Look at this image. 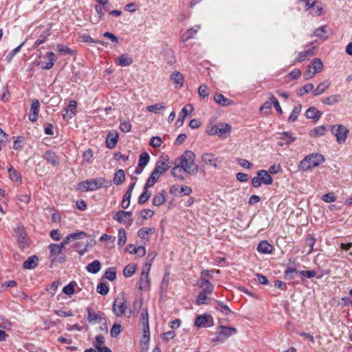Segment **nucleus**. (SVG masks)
<instances>
[{
    "label": "nucleus",
    "instance_id": "f257e3e1",
    "mask_svg": "<svg viewBox=\"0 0 352 352\" xmlns=\"http://www.w3.org/2000/svg\"><path fill=\"white\" fill-rule=\"evenodd\" d=\"M195 155L191 151H186L180 157L179 165L188 175H195L197 166L195 164Z\"/></svg>",
    "mask_w": 352,
    "mask_h": 352
},
{
    "label": "nucleus",
    "instance_id": "f03ea898",
    "mask_svg": "<svg viewBox=\"0 0 352 352\" xmlns=\"http://www.w3.org/2000/svg\"><path fill=\"white\" fill-rule=\"evenodd\" d=\"M111 185V181L106 180L103 177H98L93 179H87L78 184V188L83 191H94L102 187Z\"/></svg>",
    "mask_w": 352,
    "mask_h": 352
},
{
    "label": "nucleus",
    "instance_id": "7ed1b4c3",
    "mask_svg": "<svg viewBox=\"0 0 352 352\" xmlns=\"http://www.w3.org/2000/svg\"><path fill=\"white\" fill-rule=\"evenodd\" d=\"M170 166L164 161H157L150 177L146 182V187H152L157 182L160 177L166 173Z\"/></svg>",
    "mask_w": 352,
    "mask_h": 352
},
{
    "label": "nucleus",
    "instance_id": "20e7f679",
    "mask_svg": "<svg viewBox=\"0 0 352 352\" xmlns=\"http://www.w3.org/2000/svg\"><path fill=\"white\" fill-rule=\"evenodd\" d=\"M232 126L224 122H219L212 126L208 131V134L210 135H217L221 138H227L231 133Z\"/></svg>",
    "mask_w": 352,
    "mask_h": 352
},
{
    "label": "nucleus",
    "instance_id": "39448f33",
    "mask_svg": "<svg viewBox=\"0 0 352 352\" xmlns=\"http://www.w3.org/2000/svg\"><path fill=\"white\" fill-rule=\"evenodd\" d=\"M324 162L322 155L312 154L306 157L300 164V168L302 170L311 169L313 167L319 166Z\"/></svg>",
    "mask_w": 352,
    "mask_h": 352
},
{
    "label": "nucleus",
    "instance_id": "423d86ee",
    "mask_svg": "<svg viewBox=\"0 0 352 352\" xmlns=\"http://www.w3.org/2000/svg\"><path fill=\"white\" fill-rule=\"evenodd\" d=\"M87 314V320L89 322L92 324L102 323L104 325V327H101V329L107 332L108 328L107 325V319L104 317L103 313H96L91 308L88 307Z\"/></svg>",
    "mask_w": 352,
    "mask_h": 352
},
{
    "label": "nucleus",
    "instance_id": "0eeeda50",
    "mask_svg": "<svg viewBox=\"0 0 352 352\" xmlns=\"http://www.w3.org/2000/svg\"><path fill=\"white\" fill-rule=\"evenodd\" d=\"M236 333V329L231 327L220 326L217 331V336L212 340L214 343L223 342L231 336Z\"/></svg>",
    "mask_w": 352,
    "mask_h": 352
},
{
    "label": "nucleus",
    "instance_id": "6e6552de",
    "mask_svg": "<svg viewBox=\"0 0 352 352\" xmlns=\"http://www.w3.org/2000/svg\"><path fill=\"white\" fill-rule=\"evenodd\" d=\"M331 133L336 137L339 144H344L347 138L349 130L342 124H336L331 127Z\"/></svg>",
    "mask_w": 352,
    "mask_h": 352
},
{
    "label": "nucleus",
    "instance_id": "1a4fd4ad",
    "mask_svg": "<svg viewBox=\"0 0 352 352\" xmlns=\"http://www.w3.org/2000/svg\"><path fill=\"white\" fill-rule=\"evenodd\" d=\"M126 308L127 303L124 296L122 294L118 295L113 304V312L116 316H120L125 312Z\"/></svg>",
    "mask_w": 352,
    "mask_h": 352
},
{
    "label": "nucleus",
    "instance_id": "9d476101",
    "mask_svg": "<svg viewBox=\"0 0 352 352\" xmlns=\"http://www.w3.org/2000/svg\"><path fill=\"white\" fill-rule=\"evenodd\" d=\"M14 232L19 248L24 249L28 245V241L26 238V232L24 226L21 223H18L14 228Z\"/></svg>",
    "mask_w": 352,
    "mask_h": 352
},
{
    "label": "nucleus",
    "instance_id": "9b49d317",
    "mask_svg": "<svg viewBox=\"0 0 352 352\" xmlns=\"http://www.w3.org/2000/svg\"><path fill=\"white\" fill-rule=\"evenodd\" d=\"M113 218L126 226H130L133 222L132 212L129 211L119 210L113 214Z\"/></svg>",
    "mask_w": 352,
    "mask_h": 352
},
{
    "label": "nucleus",
    "instance_id": "f8f14e48",
    "mask_svg": "<svg viewBox=\"0 0 352 352\" xmlns=\"http://www.w3.org/2000/svg\"><path fill=\"white\" fill-rule=\"evenodd\" d=\"M151 268V263H146L143 267L142 274L140 279V289H146L150 286L149 272Z\"/></svg>",
    "mask_w": 352,
    "mask_h": 352
},
{
    "label": "nucleus",
    "instance_id": "ddd939ff",
    "mask_svg": "<svg viewBox=\"0 0 352 352\" xmlns=\"http://www.w3.org/2000/svg\"><path fill=\"white\" fill-rule=\"evenodd\" d=\"M195 325L198 327H206L213 325V320L210 315L198 316L195 320Z\"/></svg>",
    "mask_w": 352,
    "mask_h": 352
},
{
    "label": "nucleus",
    "instance_id": "4468645a",
    "mask_svg": "<svg viewBox=\"0 0 352 352\" xmlns=\"http://www.w3.org/2000/svg\"><path fill=\"white\" fill-rule=\"evenodd\" d=\"M77 104L74 100H71L67 109L63 111V117L65 120L71 119L75 115Z\"/></svg>",
    "mask_w": 352,
    "mask_h": 352
},
{
    "label": "nucleus",
    "instance_id": "2eb2a0df",
    "mask_svg": "<svg viewBox=\"0 0 352 352\" xmlns=\"http://www.w3.org/2000/svg\"><path fill=\"white\" fill-rule=\"evenodd\" d=\"M39 107V101L37 99L32 100L30 108V113L29 114V119L30 121L35 122L37 120Z\"/></svg>",
    "mask_w": 352,
    "mask_h": 352
},
{
    "label": "nucleus",
    "instance_id": "dca6fc26",
    "mask_svg": "<svg viewBox=\"0 0 352 352\" xmlns=\"http://www.w3.org/2000/svg\"><path fill=\"white\" fill-rule=\"evenodd\" d=\"M194 111V107L191 104H187L181 111L177 123L182 125L186 117Z\"/></svg>",
    "mask_w": 352,
    "mask_h": 352
},
{
    "label": "nucleus",
    "instance_id": "f3484780",
    "mask_svg": "<svg viewBox=\"0 0 352 352\" xmlns=\"http://www.w3.org/2000/svg\"><path fill=\"white\" fill-rule=\"evenodd\" d=\"M87 236V233L82 231L71 233L65 238V243H70L72 241L83 239Z\"/></svg>",
    "mask_w": 352,
    "mask_h": 352
},
{
    "label": "nucleus",
    "instance_id": "a211bd4d",
    "mask_svg": "<svg viewBox=\"0 0 352 352\" xmlns=\"http://www.w3.org/2000/svg\"><path fill=\"white\" fill-rule=\"evenodd\" d=\"M203 162L206 164L212 166L214 168H217L218 159L214 157V155L212 153H204L201 156Z\"/></svg>",
    "mask_w": 352,
    "mask_h": 352
},
{
    "label": "nucleus",
    "instance_id": "6ab92c4d",
    "mask_svg": "<svg viewBox=\"0 0 352 352\" xmlns=\"http://www.w3.org/2000/svg\"><path fill=\"white\" fill-rule=\"evenodd\" d=\"M44 158L50 163L51 165L56 166L59 164V160L54 151L51 150L47 151L44 154Z\"/></svg>",
    "mask_w": 352,
    "mask_h": 352
},
{
    "label": "nucleus",
    "instance_id": "aec40b11",
    "mask_svg": "<svg viewBox=\"0 0 352 352\" xmlns=\"http://www.w3.org/2000/svg\"><path fill=\"white\" fill-rule=\"evenodd\" d=\"M8 172L9 174L10 179L20 185L22 184V178L21 174L17 172L12 166L8 167Z\"/></svg>",
    "mask_w": 352,
    "mask_h": 352
},
{
    "label": "nucleus",
    "instance_id": "412c9836",
    "mask_svg": "<svg viewBox=\"0 0 352 352\" xmlns=\"http://www.w3.org/2000/svg\"><path fill=\"white\" fill-rule=\"evenodd\" d=\"M116 63L122 67H127L133 63V59L127 54H124L116 59Z\"/></svg>",
    "mask_w": 352,
    "mask_h": 352
},
{
    "label": "nucleus",
    "instance_id": "4be33fe9",
    "mask_svg": "<svg viewBox=\"0 0 352 352\" xmlns=\"http://www.w3.org/2000/svg\"><path fill=\"white\" fill-rule=\"evenodd\" d=\"M311 5L309 13L313 16H319L322 13V6L320 1H311Z\"/></svg>",
    "mask_w": 352,
    "mask_h": 352
},
{
    "label": "nucleus",
    "instance_id": "5701e85b",
    "mask_svg": "<svg viewBox=\"0 0 352 352\" xmlns=\"http://www.w3.org/2000/svg\"><path fill=\"white\" fill-rule=\"evenodd\" d=\"M199 29V25H195V27L188 30L182 36V41L183 42H186L188 40L194 38L195 35L197 33Z\"/></svg>",
    "mask_w": 352,
    "mask_h": 352
},
{
    "label": "nucleus",
    "instance_id": "b1692460",
    "mask_svg": "<svg viewBox=\"0 0 352 352\" xmlns=\"http://www.w3.org/2000/svg\"><path fill=\"white\" fill-rule=\"evenodd\" d=\"M257 175L260 177L261 182L266 184L270 185L273 182V179L269 173L265 170H261L257 172Z\"/></svg>",
    "mask_w": 352,
    "mask_h": 352
},
{
    "label": "nucleus",
    "instance_id": "393cba45",
    "mask_svg": "<svg viewBox=\"0 0 352 352\" xmlns=\"http://www.w3.org/2000/svg\"><path fill=\"white\" fill-rule=\"evenodd\" d=\"M54 56H55V55H54V52H50L46 53L45 57H46L48 59V62H47L46 63H43L41 65V67L44 69H51L54 65V62H55Z\"/></svg>",
    "mask_w": 352,
    "mask_h": 352
},
{
    "label": "nucleus",
    "instance_id": "a878e982",
    "mask_svg": "<svg viewBox=\"0 0 352 352\" xmlns=\"http://www.w3.org/2000/svg\"><path fill=\"white\" fill-rule=\"evenodd\" d=\"M257 250L261 253L268 254L272 252V246L267 241H263L258 245Z\"/></svg>",
    "mask_w": 352,
    "mask_h": 352
},
{
    "label": "nucleus",
    "instance_id": "bb28decb",
    "mask_svg": "<svg viewBox=\"0 0 352 352\" xmlns=\"http://www.w3.org/2000/svg\"><path fill=\"white\" fill-rule=\"evenodd\" d=\"M87 270L91 274L98 273L101 269V263L99 261L95 260L88 264L86 267Z\"/></svg>",
    "mask_w": 352,
    "mask_h": 352
},
{
    "label": "nucleus",
    "instance_id": "cd10ccee",
    "mask_svg": "<svg viewBox=\"0 0 352 352\" xmlns=\"http://www.w3.org/2000/svg\"><path fill=\"white\" fill-rule=\"evenodd\" d=\"M166 201L165 191L162 190L161 192L156 194L153 199V205L155 206H160L162 205Z\"/></svg>",
    "mask_w": 352,
    "mask_h": 352
},
{
    "label": "nucleus",
    "instance_id": "c85d7f7f",
    "mask_svg": "<svg viewBox=\"0 0 352 352\" xmlns=\"http://www.w3.org/2000/svg\"><path fill=\"white\" fill-rule=\"evenodd\" d=\"M315 47H314L312 49L306 50L305 51L300 52L298 54V57L295 60V63L302 62L305 60L308 56L314 55V50Z\"/></svg>",
    "mask_w": 352,
    "mask_h": 352
},
{
    "label": "nucleus",
    "instance_id": "c756f323",
    "mask_svg": "<svg viewBox=\"0 0 352 352\" xmlns=\"http://www.w3.org/2000/svg\"><path fill=\"white\" fill-rule=\"evenodd\" d=\"M330 86L329 81H323L320 82L317 88L314 90L313 94L314 96H318L324 93Z\"/></svg>",
    "mask_w": 352,
    "mask_h": 352
},
{
    "label": "nucleus",
    "instance_id": "7c9ffc66",
    "mask_svg": "<svg viewBox=\"0 0 352 352\" xmlns=\"http://www.w3.org/2000/svg\"><path fill=\"white\" fill-rule=\"evenodd\" d=\"M125 179V173L122 169L117 170L114 175L113 183L116 185L121 184Z\"/></svg>",
    "mask_w": 352,
    "mask_h": 352
},
{
    "label": "nucleus",
    "instance_id": "2f4dec72",
    "mask_svg": "<svg viewBox=\"0 0 352 352\" xmlns=\"http://www.w3.org/2000/svg\"><path fill=\"white\" fill-rule=\"evenodd\" d=\"M38 258L36 256H30L24 263L23 267L25 269H33L37 265Z\"/></svg>",
    "mask_w": 352,
    "mask_h": 352
},
{
    "label": "nucleus",
    "instance_id": "473e14b6",
    "mask_svg": "<svg viewBox=\"0 0 352 352\" xmlns=\"http://www.w3.org/2000/svg\"><path fill=\"white\" fill-rule=\"evenodd\" d=\"M214 101L218 103L219 104H221L222 106H229L231 104V101L225 98L222 94H216L214 96Z\"/></svg>",
    "mask_w": 352,
    "mask_h": 352
},
{
    "label": "nucleus",
    "instance_id": "72a5a7b5",
    "mask_svg": "<svg viewBox=\"0 0 352 352\" xmlns=\"http://www.w3.org/2000/svg\"><path fill=\"white\" fill-rule=\"evenodd\" d=\"M183 173H185V171L179 164L175 166L171 170L172 175L181 180L184 179Z\"/></svg>",
    "mask_w": 352,
    "mask_h": 352
},
{
    "label": "nucleus",
    "instance_id": "f704fd0d",
    "mask_svg": "<svg viewBox=\"0 0 352 352\" xmlns=\"http://www.w3.org/2000/svg\"><path fill=\"white\" fill-rule=\"evenodd\" d=\"M118 135L117 133L114 135L112 134H109L106 140L107 146L109 148H113L118 142Z\"/></svg>",
    "mask_w": 352,
    "mask_h": 352
},
{
    "label": "nucleus",
    "instance_id": "c9c22d12",
    "mask_svg": "<svg viewBox=\"0 0 352 352\" xmlns=\"http://www.w3.org/2000/svg\"><path fill=\"white\" fill-rule=\"evenodd\" d=\"M171 80L178 85L179 87H182L183 85V75L179 72H174L170 76Z\"/></svg>",
    "mask_w": 352,
    "mask_h": 352
},
{
    "label": "nucleus",
    "instance_id": "e433bc0d",
    "mask_svg": "<svg viewBox=\"0 0 352 352\" xmlns=\"http://www.w3.org/2000/svg\"><path fill=\"white\" fill-rule=\"evenodd\" d=\"M280 140H282L283 142H280L279 145L283 146V144H289L295 140V138L292 135L291 133L284 132L281 134Z\"/></svg>",
    "mask_w": 352,
    "mask_h": 352
},
{
    "label": "nucleus",
    "instance_id": "4c0bfd02",
    "mask_svg": "<svg viewBox=\"0 0 352 352\" xmlns=\"http://www.w3.org/2000/svg\"><path fill=\"white\" fill-rule=\"evenodd\" d=\"M150 187H146V184L144 186V192L140 195V196L138 197V203L140 204H143L145 202H146L148 199L150 198L151 193L148 190V189Z\"/></svg>",
    "mask_w": 352,
    "mask_h": 352
},
{
    "label": "nucleus",
    "instance_id": "58836bf2",
    "mask_svg": "<svg viewBox=\"0 0 352 352\" xmlns=\"http://www.w3.org/2000/svg\"><path fill=\"white\" fill-rule=\"evenodd\" d=\"M302 109L301 104H298L296 106L294 109L292 110L290 116L288 118V121L289 122H294L297 118L298 117L299 114L300 113Z\"/></svg>",
    "mask_w": 352,
    "mask_h": 352
},
{
    "label": "nucleus",
    "instance_id": "ea45409f",
    "mask_svg": "<svg viewBox=\"0 0 352 352\" xmlns=\"http://www.w3.org/2000/svg\"><path fill=\"white\" fill-rule=\"evenodd\" d=\"M201 287L203 288L202 292L206 294H211L214 289V286L206 278H204V281L201 283Z\"/></svg>",
    "mask_w": 352,
    "mask_h": 352
},
{
    "label": "nucleus",
    "instance_id": "a19ab883",
    "mask_svg": "<svg viewBox=\"0 0 352 352\" xmlns=\"http://www.w3.org/2000/svg\"><path fill=\"white\" fill-rule=\"evenodd\" d=\"M166 107L161 103L155 104L153 105L147 106L146 109L148 112L159 113L160 111L164 110Z\"/></svg>",
    "mask_w": 352,
    "mask_h": 352
},
{
    "label": "nucleus",
    "instance_id": "79ce46f5",
    "mask_svg": "<svg viewBox=\"0 0 352 352\" xmlns=\"http://www.w3.org/2000/svg\"><path fill=\"white\" fill-rule=\"evenodd\" d=\"M149 160V155L146 152L142 153L139 157L138 166L144 168L148 163Z\"/></svg>",
    "mask_w": 352,
    "mask_h": 352
},
{
    "label": "nucleus",
    "instance_id": "37998d69",
    "mask_svg": "<svg viewBox=\"0 0 352 352\" xmlns=\"http://www.w3.org/2000/svg\"><path fill=\"white\" fill-rule=\"evenodd\" d=\"M136 271V265L135 264H129L127 265L124 270L123 274L125 277L129 278L131 277Z\"/></svg>",
    "mask_w": 352,
    "mask_h": 352
},
{
    "label": "nucleus",
    "instance_id": "c03bdc74",
    "mask_svg": "<svg viewBox=\"0 0 352 352\" xmlns=\"http://www.w3.org/2000/svg\"><path fill=\"white\" fill-rule=\"evenodd\" d=\"M341 100V96L338 94L330 96L324 99V103L329 105H332L339 102Z\"/></svg>",
    "mask_w": 352,
    "mask_h": 352
},
{
    "label": "nucleus",
    "instance_id": "a18cd8bd",
    "mask_svg": "<svg viewBox=\"0 0 352 352\" xmlns=\"http://www.w3.org/2000/svg\"><path fill=\"white\" fill-rule=\"evenodd\" d=\"M311 67L316 74L320 73L323 69V63L320 58H316L312 61Z\"/></svg>",
    "mask_w": 352,
    "mask_h": 352
},
{
    "label": "nucleus",
    "instance_id": "49530a36",
    "mask_svg": "<svg viewBox=\"0 0 352 352\" xmlns=\"http://www.w3.org/2000/svg\"><path fill=\"white\" fill-rule=\"evenodd\" d=\"M155 232V229L153 228H143L138 230V235L142 239H146V236L149 234H152Z\"/></svg>",
    "mask_w": 352,
    "mask_h": 352
},
{
    "label": "nucleus",
    "instance_id": "de8ad7c7",
    "mask_svg": "<svg viewBox=\"0 0 352 352\" xmlns=\"http://www.w3.org/2000/svg\"><path fill=\"white\" fill-rule=\"evenodd\" d=\"M306 116L307 118L319 119V111L315 107H310L306 111Z\"/></svg>",
    "mask_w": 352,
    "mask_h": 352
},
{
    "label": "nucleus",
    "instance_id": "09e8293b",
    "mask_svg": "<svg viewBox=\"0 0 352 352\" xmlns=\"http://www.w3.org/2000/svg\"><path fill=\"white\" fill-rule=\"evenodd\" d=\"M118 236V245L119 246H122L126 241V235L124 229L120 228L119 230Z\"/></svg>",
    "mask_w": 352,
    "mask_h": 352
},
{
    "label": "nucleus",
    "instance_id": "8fccbe9b",
    "mask_svg": "<svg viewBox=\"0 0 352 352\" xmlns=\"http://www.w3.org/2000/svg\"><path fill=\"white\" fill-rule=\"evenodd\" d=\"M326 34V26H322L317 28L314 32V36L322 38L323 39H327L328 36L325 35Z\"/></svg>",
    "mask_w": 352,
    "mask_h": 352
},
{
    "label": "nucleus",
    "instance_id": "3c124183",
    "mask_svg": "<svg viewBox=\"0 0 352 352\" xmlns=\"http://www.w3.org/2000/svg\"><path fill=\"white\" fill-rule=\"evenodd\" d=\"M141 323L143 326V327H145L147 329V330L149 329L148 327V314L146 309L144 310L142 313L141 314V318H140Z\"/></svg>",
    "mask_w": 352,
    "mask_h": 352
},
{
    "label": "nucleus",
    "instance_id": "603ef678",
    "mask_svg": "<svg viewBox=\"0 0 352 352\" xmlns=\"http://www.w3.org/2000/svg\"><path fill=\"white\" fill-rule=\"evenodd\" d=\"M314 86L312 83H309L299 89L298 91V94L300 96H302L305 94H307L311 91L314 90Z\"/></svg>",
    "mask_w": 352,
    "mask_h": 352
},
{
    "label": "nucleus",
    "instance_id": "864d4df0",
    "mask_svg": "<svg viewBox=\"0 0 352 352\" xmlns=\"http://www.w3.org/2000/svg\"><path fill=\"white\" fill-rule=\"evenodd\" d=\"M120 129L123 133H128L131 129V124L129 121L120 120Z\"/></svg>",
    "mask_w": 352,
    "mask_h": 352
},
{
    "label": "nucleus",
    "instance_id": "5fc2aeb1",
    "mask_svg": "<svg viewBox=\"0 0 352 352\" xmlns=\"http://www.w3.org/2000/svg\"><path fill=\"white\" fill-rule=\"evenodd\" d=\"M104 277L109 280H114L116 278V272L115 269L113 267L109 268L105 272Z\"/></svg>",
    "mask_w": 352,
    "mask_h": 352
},
{
    "label": "nucleus",
    "instance_id": "6e6d98bb",
    "mask_svg": "<svg viewBox=\"0 0 352 352\" xmlns=\"http://www.w3.org/2000/svg\"><path fill=\"white\" fill-rule=\"evenodd\" d=\"M76 283L71 282L67 285L63 287V292L67 295H72L74 292V287L76 285Z\"/></svg>",
    "mask_w": 352,
    "mask_h": 352
},
{
    "label": "nucleus",
    "instance_id": "4d7b16f0",
    "mask_svg": "<svg viewBox=\"0 0 352 352\" xmlns=\"http://www.w3.org/2000/svg\"><path fill=\"white\" fill-rule=\"evenodd\" d=\"M199 94L202 98H206L209 95V89L206 85H201L198 89Z\"/></svg>",
    "mask_w": 352,
    "mask_h": 352
},
{
    "label": "nucleus",
    "instance_id": "13d9d810",
    "mask_svg": "<svg viewBox=\"0 0 352 352\" xmlns=\"http://www.w3.org/2000/svg\"><path fill=\"white\" fill-rule=\"evenodd\" d=\"M24 43H21L20 45L12 50L6 56V60L8 63H10L12 60L13 57L21 50V47Z\"/></svg>",
    "mask_w": 352,
    "mask_h": 352
},
{
    "label": "nucleus",
    "instance_id": "bf43d9fd",
    "mask_svg": "<svg viewBox=\"0 0 352 352\" xmlns=\"http://www.w3.org/2000/svg\"><path fill=\"white\" fill-rule=\"evenodd\" d=\"M131 197V195H129V193H125L122 198V201L121 204V206L124 209H126L129 208L130 205V199Z\"/></svg>",
    "mask_w": 352,
    "mask_h": 352
},
{
    "label": "nucleus",
    "instance_id": "052dcab7",
    "mask_svg": "<svg viewBox=\"0 0 352 352\" xmlns=\"http://www.w3.org/2000/svg\"><path fill=\"white\" fill-rule=\"evenodd\" d=\"M51 256H54L58 254H60L62 251L60 250V248L58 246V244L52 243L49 246Z\"/></svg>",
    "mask_w": 352,
    "mask_h": 352
},
{
    "label": "nucleus",
    "instance_id": "680f3d73",
    "mask_svg": "<svg viewBox=\"0 0 352 352\" xmlns=\"http://www.w3.org/2000/svg\"><path fill=\"white\" fill-rule=\"evenodd\" d=\"M122 327L119 324H114L111 329V336L113 338L117 337L121 332Z\"/></svg>",
    "mask_w": 352,
    "mask_h": 352
},
{
    "label": "nucleus",
    "instance_id": "e2e57ef3",
    "mask_svg": "<svg viewBox=\"0 0 352 352\" xmlns=\"http://www.w3.org/2000/svg\"><path fill=\"white\" fill-rule=\"evenodd\" d=\"M97 292L101 295H106L109 292V287L103 283L98 285L96 288Z\"/></svg>",
    "mask_w": 352,
    "mask_h": 352
},
{
    "label": "nucleus",
    "instance_id": "0e129e2a",
    "mask_svg": "<svg viewBox=\"0 0 352 352\" xmlns=\"http://www.w3.org/2000/svg\"><path fill=\"white\" fill-rule=\"evenodd\" d=\"M217 303L218 305V307H217V309L220 310L221 312L224 313L226 315H228L230 313V309L226 305L223 304L221 301H217Z\"/></svg>",
    "mask_w": 352,
    "mask_h": 352
},
{
    "label": "nucleus",
    "instance_id": "69168bd1",
    "mask_svg": "<svg viewBox=\"0 0 352 352\" xmlns=\"http://www.w3.org/2000/svg\"><path fill=\"white\" fill-rule=\"evenodd\" d=\"M154 212L150 209H144L140 212V215L143 219H146L148 217H153Z\"/></svg>",
    "mask_w": 352,
    "mask_h": 352
},
{
    "label": "nucleus",
    "instance_id": "338daca9",
    "mask_svg": "<svg viewBox=\"0 0 352 352\" xmlns=\"http://www.w3.org/2000/svg\"><path fill=\"white\" fill-rule=\"evenodd\" d=\"M326 131V128L323 126H318L311 131L312 135L320 136L323 135Z\"/></svg>",
    "mask_w": 352,
    "mask_h": 352
},
{
    "label": "nucleus",
    "instance_id": "774afa93",
    "mask_svg": "<svg viewBox=\"0 0 352 352\" xmlns=\"http://www.w3.org/2000/svg\"><path fill=\"white\" fill-rule=\"evenodd\" d=\"M207 294L204 292H201L197 298L196 304L197 305H204L206 303Z\"/></svg>",
    "mask_w": 352,
    "mask_h": 352
}]
</instances>
